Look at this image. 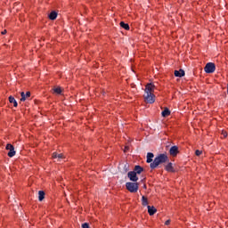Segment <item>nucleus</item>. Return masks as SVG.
I'll list each match as a JSON object with an SVG mask.
<instances>
[{"label": "nucleus", "mask_w": 228, "mask_h": 228, "mask_svg": "<svg viewBox=\"0 0 228 228\" xmlns=\"http://www.w3.org/2000/svg\"><path fill=\"white\" fill-rule=\"evenodd\" d=\"M167 161H168V156H167V154H159L158 157H156L153 160V162H151L150 164V167L154 170V168H158V167H159V165H162V163H167Z\"/></svg>", "instance_id": "f257e3e1"}, {"label": "nucleus", "mask_w": 228, "mask_h": 228, "mask_svg": "<svg viewBox=\"0 0 228 228\" xmlns=\"http://www.w3.org/2000/svg\"><path fill=\"white\" fill-rule=\"evenodd\" d=\"M126 188L130 191V193H136L138 191V183H133V182H128L126 183Z\"/></svg>", "instance_id": "f03ea898"}, {"label": "nucleus", "mask_w": 228, "mask_h": 228, "mask_svg": "<svg viewBox=\"0 0 228 228\" xmlns=\"http://www.w3.org/2000/svg\"><path fill=\"white\" fill-rule=\"evenodd\" d=\"M206 74H213L216 70V66L213 62H208L204 68Z\"/></svg>", "instance_id": "7ed1b4c3"}, {"label": "nucleus", "mask_w": 228, "mask_h": 228, "mask_svg": "<svg viewBox=\"0 0 228 228\" xmlns=\"http://www.w3.org/2000/svg\"><path fill=\"white\" fill-rule=\"evenodd\" d=\"M155 95L152 93H145L144 99L149 104H154L156 102Z\"/></svg>", "instance_id": "20e7f679"}, {"label": "nucleus", "mask_w": 228, "mask_h": 228, "mask_svg": "<svg viewBox=\"0 0 228 228\" xmlns=\"http://www.w3.org/2000/svg\"><path fill=\"white\" fill-rule=\"evenodd\" d=\"M5 149L6 151H9V152L7 153V156H9V158H13V156H15V148L13 147V145L7 144Z\"/></svg>", "instance_id": "39448f33"}, {"label": "nucleus", "mask_w": 228, "mask_h": 228, "mask_svg": "<svg viewBox=\"0 0 228 228\" xmlns=\"http://www.w3.org/2000/svg\"><path fill=\"white\" fill-rule=\"evenodd\" d=\"M127 177L130 179L133 183H136L138 181V175L134 171H129L127 173Z\"/></svg>", "instance_id": "423d86ee"}, {"label": "nucleus", "mask_w": 228, "mask_h": 228, "mask_svg": "<svg viewBox=\"0 0 228 228\" xmlns=\"http://www.w3.org/2000/svg\"><path fill=\"white\" fill-rule=\"evenodd\" d=\"M169 154L170 156H172L173 158H175V156H177L179 154V147L177 146H172L169 149Z\"/></svg>", "instance_id": "0eeeda50"}, {"label": "nucleus", "mask_w": 228, "mask_h": 228, "mask_svg": "<svg viewBox=\"0 0 228 228\" xmlns=\"http://www.w3.org/2000/svg\"><path fill=\"white\" fill-rule=\"evenodd\" d=\"M154 88H156V86H154V84H147L144 92L145 94H152V92H154Z\"/></svg>", "instance_id": "6e6552de"}, {"label": "nucleus", "mask_w": 228, "mask_h": 228, "mask_svg": "<svg viewBox=\"0 0 228 228\" xmlns=\"http://www.w3.org/2000/svg\"><path fill=\"white\" fill-rule=\"evenodd\" d=\"M21 98H20V102H24V101H26V99H29V97H31V93L28 91L26 94H24V92L20 93Z\"/></svg>", "instance_id": "1a4fd4ad"}, {"label": "nucleus", "mask_w": 228, "mask_h": 228, "mask_svg": "<svg viewBox=\"0 0 228 228\" xmlns=\"http://www.w3.org/2000/svg\"><path fill=\"white\" fill-rule=\"evenodd\" d=\"M147 208L150 216H152L158 211V209H156L154 207L148 206Z\"/></svg>", "instance_id": "9d476101"}, {"label": "nucleus", "mask_w": 228, "mask_h": 228, "mask_svg": "<svg viewBox=\"0 0 228 228\" xmlns=\"http://www.w3.org/2000/svg\"><path fill=\"white\" fill-rule=\"evenodd\" d=\"M175 77H183V76H184L183 69L175 70Z\"/></svg>", "instance_id": "9b49d317"}, {"label": "nucleus", "mask_w": 228, "mask_h": 228, "mask_svg": "<svg viewBox=\"0 0 228 228\" xmlns=\"http://www.w3.org/2000/svg\"><path fill=\"white\" fill-rule=\"evenodd\" d=\"M134 172L137 175L142 174V172H143V167H142V166H135L134 168Z\"/></svg>", "instance_id": "f8f14e48"}, {"label": "nucleus", "mask_w": 228, "mask_h": 228, "mask_svg": "<svg viewBox=\"0 0 228 228\" xmlns=\"http://www.w3.org/2000/svg\"><path fill=\"white\" fill-rule=\"evenodd\" d=\"M9 102H11V104H13L14 108H17V106H19V103H17V100H15L13 96H9Z\"/></svg>", "instance_id": "ddd939ff"}, {"label": "nucleus", "mask_w": 228, "mask_h": 228, "mask_svg": "<svg viewBox=\"0 0 228 228\" xmlns=\"http://www.w3.org/2000/svg\"><path fill=\"white\" fill-rule=\"evenodd\" d=\"M45 199V192L44 191H38V200L39 202H42Z\"/></svg>", "instance_id": "4468645a"}, {"label": "nucleus", "mask_w": 228, "mask_h": 228, "mask_svg": "<svg viewBox=\"0 0 228 228\" xmlns=\"http://www.w3.org/2000/svg\"><path fill=\"white\" fill-rule=\"evenodd\" d=\"M58 17V12L53 11L50 14H49V19L50 20H56V18Z\"/></svg>", "instance_id": "2eb2a0df"}, {"label": "nucleus", "mask_w": 228, "mask_h": 228, "mask_svg": "<svg viewBox=\"0 0 228 228\" xmlns=\"http://www.w3.org/2000/svg\"><path fill=\"white\" fill-rule=\"evenodd\" d=\"M165 168L167 172H174V167L172 166V162H169L167 165H166Z\"/></svg>", "instance_id": "dca6fc26"}, {"label": "nucleus", "mask_w": 228, "mask_h": 228, "mask_svg": "<svg viewBox=\"0 0 228 228\" xmlns=\"http://www.w3.org/2000/svg\"><path fill=\"white\" fill-rule=\"evenodd\" d=\"M152 158H154V153L149 152L147 154V163H152Z\"/></svg>", "instance_id": "f3484780"}, {"label": "nucleus", "mask_w": 228, "mask_h": 228, "mask_svg": "<svg viewBox=\"0 0 228 228\" xmlns=\"http://www.w3.org/2000/svg\"><path fill=\"white\" fill-rule=\"evenodd\" d=\"M119 25L123 28V29H126V31H129V24L125 23L124 21H121Z\"/></svg>", "instance_id": "a211bd4d"}, {"label": "nucleus", "mask_w": 228, "mask_h": 228, "mask_svg": "<svg viewBox=\"0 0 228 228\" xmlns=\"http://www.w3.org/2000/svg\"><path fill=\"white\" fill-rule=\"evenodd\" d=\"M162 117H168L170 115V110H168V108H166L162 113H161Z\"/></svg>", "instance_id": "6ab92c4d"}, {"label": "nucleus", "mask_w": 228, "mask_h": 228, "mask_svg": "<svg viewBox=\"0 0 228 228\" xmlns=\"http://www.w3.org/2000/svg\"><path fill=\"white\" fill-rule=\"evenodd\" d=\"M142 206H148L149 205V200H147V197H145V196L142 197Z\"/></svg>", "instance_id": "aec40b11"}, {"label": "nucleus", "mask_w": 228, "mask_h": 228, "mask_svg": "<svg viewBox=\"0 0 228 228\" xmlns=\"http://www.w3.org/2000/svg\"><path fill=\"white\" fill-rule=\"evenodd\" d=\"M53 93L60 95L61 94V87H55L53 88Z\"/></svg>", "instance_id": "412c9836"}, {"label": "nucleus", "mask_w": 228, "mask_h": 228, "mask_svg": "<svg viewBox=\"0 0 228 228\" xmlns=\"http://www.w3.org/2000/svg\"><path fill=\"white\" fill-rule=\"evenodd\" d=\"M82 228H90V225L88 224V223H84L82 224Z\"/></svg>", "instance_id": "4be33fe9"}, {"label": "nucleus", "mask_w": 228, "mask_h": 228, "mask_svg": "<svg viewBox=\"0 0 228 228\" xmlns=\"http://www.w3.org/2000/svg\"><path fill=\"white\" fill-rule=\"evenodd\" d=\"M195 154L196 156H200V154H202V151L200 150H196Z\"/></svg>", "instance_id": "5701e85b"}, {"label": "nucleus", "mask_w": 228, "mask_h": 228, "mask_svg": "<svg viewBox=\"0 0 228 228\" xmlns=\"http://www.w3.org/2000/svg\"><path fill=\"white\" fill-rule=\"evenodd\" d=\"M124 168H125V172H127V168H129V164H125V167H124Z\"/></svg>", "instance_id": "b1692460"}, {"label": "nucleus", "mask_w": 228, "mask_h": 228, "mask_svg": "<svg viewBox=\"0 0 228 228\" xmlns=\"http://www.w3.org/2000/svg\"><path fill=\"white\" fill-rule=\"evenodd\" d=\"M53 158L54 159H56V158H58V153H57V152H53Z\"/></svg>", "instance_id": "393cba45"}, {"label": "nucleus", "mask_w": 228, "mask_h": 228, "mask_svg": "<svg viewBox=\"0 0 228 228\" xmlns=\"http://www.w3.org/2000/svg\"><path fill=\"white\" fill-rule=\"evenodd\" d=\"M57 158H58L59 159H63V154H61V153L58 154V155H57Z\"/></svg>", "instance_id": "a878e982"}, {"label": "nucleus", "mask_w": 228, "mask_h": 228, "mask_svg": "<svg viewBox=\"0 0 228 228\" xmlns=\"http://www.w3.org/2000/svg\"><path fill=\"white\" fill-rule=\"evenodd\" d=\"M222 134H223L224 138H227V132H223Z\"/></svg>", "instance_id": "bb28decb"}, {"label": "nucleus", "mask_w": 228, "mask_h": 228, "mask_svg": "<svg viewBox=\"0 0 228 228\" xmlns=\"http://www.w3.org/2000/svg\"><path fill=\"white\" fill-rule=\"evenodd\" d=\"M165 225H170V220H167V221L165 222Z\"/></svg>", "instance_id": "cd10ccee"}, {"label": "nucleus", "mask_w": 228, "mask_h": 228, "mask_svg": "<svg viewBox=\"0 0 228 228\" xmlns=\"http://www.w3.org/2000/svg\"><path fill=\"white\" fill-rule=\"evenodd\" d=\"M128 151H129V148H128V146H126V147H125V150H124V151H125V152H127Z\"/></svg>", "instance_id": "c85d7f7f"}, {"label": "nucleus", "mask_w": 228, "mask_h": 228, "mask_svg": "<svg viewBox=\"0 0 228 228\" xmlns=\"http://www.w3.org/2000/svg\"><path fill=\"white\" fill-rule=\"evenodd\" d=\"M2 35H6V29H4V31H2Z\"/></svg>", "instance_id": "c756f323"}]
</instances>
